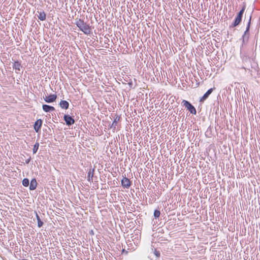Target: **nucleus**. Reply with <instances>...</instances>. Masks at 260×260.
Here are the masks:
<instances>
[{"label": "nucleus", "instance_id": "obj_13", "mask_svg": "<svg viewBox=\"0 0 260 260\" xmlns=\"http://www.w3.org/2000/svg\"><path fill=\"white\" fill-rule=\"evenodd\" d=\"M37 186V182L35 178L32 179L30 183L29 189L31 190H35Z\"/></svg>", "mask_w": 260, "mask_h": 260}, {"label": "nucleus", "instance_id": "obj_10", "mask_svg": "<svg viewBox=\"0 0 260 260\" xmlns=\"http://www.w3.org/2000/svg\"><path fill=\"white\" fill-rule=\"evenodd\" d=\"M213 89L210 88L207 90V91L203 95V96L200 99V102H203L205 101L209 96V95L212 92Z\"/></svg>", "mask_w": 260, "mask_h": 260}, {"label": "nucleus", "instance_id": "obj_14", "mask_svg": "<svg viewBox=\"0 0 260 260\" xmlns=\"http://www.w3.org/2000/svg\"><path fill=\"white\" fill-rule=\"evenodd\" d=\"M60 107L63 109H68L69 106V103L67 101H61L59 103Z\"/></svg>", "mask_w": 260, "mask_h": 260}, {"label": "nucleus", "instance_id": "obj_22", "mask_svg": "<svg viewBox=\"0 0 260 260\" xmlns=\"http://www.w3.org/2000/svg\"><path fill=\"white\" fill-rule=\"evenodd\" d=\"M30 160H31V157H30L29 158L25 160V163H26V164H28L30 162Z\"/></svg>", "mask_w": 260, "mask_h": 260}, {"label": "nucleus", "instance_id": "obj_21", "mask_svg": "<svg viewBox=\"0 0 260 260\" xmlns=\"http://www.w3.org/2000/svg\"><path fill=\"white\" fill-rule=\"evenodd\" d=\"M245 10V6H244L242 9L239 12L238 14L243 16L244 11Z\"/></svg>", "mask_w": 260, "mask_h": 260}, {"label": "nucleus", "instance_id": "obj_24", "mask_svg": "<svg viewBox=\"0 0 260 260\" xmlns=\"http://www.w3.org/2000/svg\"><path fill=\"white\" fill-rule=\"evenodd\" d=\"M155 255L157 256H159V253L158 252H155Z\"/></svg>", "mask_w": 260, "mask_h": 260}, {"label": "nucleus", "instance_id": "obj_6", "mask_svg": "<svg viewBox=\"0 0 260 260\" xmlns=\"http://www.w3.org/2000/svg\"><path fill=\"white\" fill-rule=\"evenodd\" d=\"M57 98V96L56 94H50L49 96H46L44 97V99L45 101L48 103H52L55 101Z\"/></svg>", "mask_w": 260, "mask_h": 260}, {"label": "nucleus", "instance_id": "obj_2", "mask_svg": "<svg viewBox=\"0 0 260 260\" xmlns=\"http://www.w3.org/2000/svg\"><path fill=\"white\" fill-rule=\"evenodd\" d=\"M251 16H250L248 22L247 26H246V30L244 31V34L243 35V36L242 37V46H241L242 47H243L248 43L249 35H250L249 29H250V24H251Z\"/></svg>", "mask_w": 260, "mask_h": 260}, {"label": "nucleus", "instance_id": "obj_19", "mask_svg": "<svg viewBox=\"0 0 260 260\" xmlns=\"http://www.w3.org/2000/svg\"><path fill=\"white\" fill-rule=\"evenodd\" d=\"M29 179L27 178H24L22 180V185L25 186L27 187L29 185Z\"/></svg>", "mask_w": 260, "mask_h": 260}, {"label": "nucleus", "instance_id": "obj_15", "mask_svg": "<svg viewBox=\"0 0 260 260\" xmlns=\"http://www.w3.org/2000/svg\"><path fill=\"white\" fill-rule=\"evenodd\" d=\"M38 13H39L38 17L40 20L44 21L46 19V15L43 11L41 12L38 11Z\"/></svg>", "mask_w": 260, "mask_h": 260}, {"label": "nucleus", "instance_id": "obj_16", "mask_svg": "<svg viewBox=\"0 0 260 260\" xmlns=\"http://www.w3.org/2000/svg\"><path fill=\"white\" fill-rule=\"evenodd\" d=\"M13 68L16 71H19L20 70V68H21V63L18 61H16L13 63Z\"/></svg>", "mask_w": 260, "mask_h": 260}, {"label": "nucleus", "instance_id": "obj_18", "mask_svg": "<svg viewBox=\"0 0 260 260\" xmlns=\"http://www.w3.org/2000/svg\"><path fill=\"white\" fill-rule=\"evenodd\" d=\"M39 142H36L35 143V144L34 145V148H33V150H32L34 154H35L37 153V152L39 149Z\"/></svg>", "mask_w": 260, "mask_h": 260}, {"label": "nucleus", "instance_id": "obj_11", "mask_svg": "<svg viewBox=\"0 0 260 260\" xmlns=\"http://www.w3.org/2000/svg\"><path fill=\"white\" fill-rule=\"evenodd\" d=\"M42 108L46 112H49L55 110V108L53 106L46 104L43 105Z\"/></svg>", "mask_w": 260, "mask_h": 260}, {"label": "nucleus", "instance_id": "obj_7", "mask_svg": "<svg viewBox=\"0 0 260 260\" xmlns=\"http://www.w3.org/2000/svg\"><path fill=\"white\" fill-rule=\"evenodd\" d=\"M43 121L41 119H38L35 123L34 129L37 133H38L41 128Z\"/></svg>", "mask_w": 260, "mask_h": 260}, {"label": "nucleus", "instance_id": "obj_25", "mask_svg": "<svg viewBox=\"0 0 260 260\" xmlns=\"http://www.w3.org/2000/svg\"><path fill=\"white\" fill-rule=\"evenodd\" d=\"M91 233H92L93 234V231L91 230V232H90Z\"/></svg>", "mask_w": 260, "mask_h": 260}, {"label": "nucleus", "instance_id": "obj_1", "mask_svg": "<svg viewBox=\"0 0 260 260\" xmlns=\"http://www.w3.org/2000/svg\"><path fill=\"white\" fill-rule=\"evenodd\" d=\"M76 25L79 29L86 35H89L91 32L90 26L86 24L83 20L79 19L76 20Z\"/></svg>", "mask_w": 260, "mask_h": 260}, {"label": "nucleus", "instance_id": "obj_17", "mask_svg": "<svg viewBox=\"0 0 260 260\" xmlns=\"http://www.w3.org/2000/svg\"><path fill=\"white\" fill-rule=\"evenodd\" d=\"M36 218H37V221H38V227L41 228L43 225V222L42 221L40 216H39V215L38 214V213L36 212Z\"/></svg>", "mask_w": 260, "mask_h": 260}, {"label": "nucleus", "instance_id": "obj_20", "mask_svg": "<svg viewBox=\"0 0 260 260\" xmlns=\"http://www.w3.org/2000/svg\"><path fill=\"white\" fill-rule=\"evenodd\" d=\"M160 214V212L158 210H155L154 211V216L155 218H157L159 217Z\"/></svg>", "mask_w": 260, "mask_h": 260}, {"label": "nucleus", "instance_id": "obj_12", "mask_svg": "<svg viewBox=\"0 0 260 260\" xmlns=\"http://www.w3.org/2000/svg\"><path fill=\"white\" fill-rule=\"evenodd\" d=\"M120 117L118 116H116V117L114 119L113 122L110 126V128L113 129V131H115L116 128L117 124L118 121L120 120Z\"/></svg>", "mask_w": 260, "mask_h": 260}, {"label": "nucleus", "instance_id": "obj_3", "mask_svg": "<svg viewBox=\"0 0 260 260\" xmlns=\"http://www.w3.org/2000/svg\"><path fill=\"white\" fill-rule=\"evenodd\" d=\"M182 103L183 104V105L185 106V107L186 108L191 114L194 115L196 114V109L194 107L191 105V103L186 100H183Z\"/></svg>", "mask_w": 260, "mask_h": 260}, {"label": "nucleus", "instance_id": "obj_4", "mask_svg": "<svg viewBox=\"0 0 260 260\" xmlns=\"http://www.w3.org/2000/svg\"><path fill=\"white\" fill-rule=\"evenodd\" d=\"M63 119L67 125L70 126L75 123V120L69 115H64Z\"/></svg>", "mask_w": 260, "mask_h": 260}, {"label": "nucleus", "instance_id": "obj_9", "mask_svg": "<svg viewBox=\"0 0 260 260\" xmlns=\"http://www.w3.org/2000/svg\"><path fill=\"white\" fill-rule=\"evenodd\" d=\"M242 20L238 18V17H236L234 22L230 25V28H234L239 25L241 22Z\"/></svg>", "mask_w": 260, "mask_h": 260}, {"label": "nucleus", "instance_id": "obj_8", "mask_svg": "<svg viewBox=\"0 0 260 260\" xmlns=\"http://www.w3.org/2000/svg\"><path fill=\"white\" fill-rule=\"evenodd\" d=\"M94 168L90 169L88 172L87 180L89 182H93V178L94 172Z\"/></svg>", "mask_w": 260, "mask_h": 260}, {"label": "nucleus", "instance_id": "obj_23", "mask_svg": "<svg viewBox=\"0 0 260 260\" xmlns=\"http://www.w3.org/2000/svg\"><path fill=\"white\" fill-rule=\"evenodd\" d=\"M237 17H238V18H240V19H241L242 20L243 16L238 13Z\"/></svg>", "mask_w": 260, "mask_h": 260}, {"label": "nucleus", "instance_id": "obj_5", "mask_svg": "<svg viewBox=\"0 0 260 260\" xmlns=\"http://www.w3.org/2000/svg\"><path fill=\"white\" fill-rule=\"evenodd\" d=\"M121 185L124 188H129L131 185V182L129 179L126 177H123L121 181Z\"/></svg>", "mask_w": 260, "mask_h": 260}]
</instances>
